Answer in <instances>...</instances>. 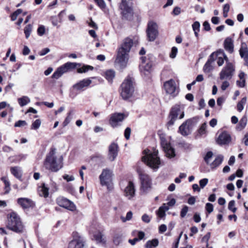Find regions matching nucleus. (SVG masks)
<instances>
[{
	"mask_svg": "<svg viewBox=\"0 0 248 248\" xmlns=\"http://www.w3.org/2000/svg\"><path fill=\"white\" fill-rule=\"evenodd\" d=\"M126 117V116L124 113H114L111 115L109 123L113 128L116 127L121 125V123Z\"/></svg>",
	"mask_w": 248,
	"mask_h": 248,
	"instance_id": "obj_12",
	"label": "nucleus"
},
{
	"mask_svg": "<svg viewBox=\"0 0 248 248\" xmlns=\"http://www.w3.org/2000/svg\"><path fill=\"white\" fill-rule=\"evenodd\" d=\"M0 180L4 183L5 187V193H8L9 192L10 188V184L9 181H8L6 176L1 177Z\"/></svg>",
	"mask_w": 248,
	"mask_h": 248,
	"instance_id": "obj_34",
	"label": "nucleus"
},
{
	"mask_svg": "<svg viewBox=\"0 0 248 248\" xmlns=\"http://www.w3.org/2000/svg\"><path fill=\"white\" fill-rule=\"evenodd\" d=\"M215 53H212L204 64L203 70L205 73H208L212 71L214 69V66L212 65V63L215 61Z\"/></svg>",
	"mask_w": 248,
	"mask_h": 248,
	"instance_id": "obj_22",
	"label": "nucleus"
},
{
	"mask_svg": "<svg viewBox=\"0 0 248 248\" xmlns=\"http://www.w3.org/2000/svg\"><path fill=\"white\" fill-rule=\"evenodd\" d=\"M239 53L241 57L247 61L248 60V49L247 45L245 43L241 44V46L239 50Z\"/></svg>",
	"mask_w": 248,
	"mask_h": 248,
	"instance_id": "obj_25",
	"label": "nucleus"
},
{
	"mask_svg": "<svg viewBox=\"0 0 248 248\" xmlns=\"http://www.w3.org/2000/svg\"><path fill=\"white\" fill-rule=\"evenodd\" d=\"M247 121V117L246 116H243L241 119L239 123V128L240 130L243 129L246 126Z\"/></svg>",
	"mask_w": 248,
	"mask_h": 248,
	"instance_id": "obj_42",
	"label": "nucleus"
},
{
	"mask_svg": "<svg viewBox=\"0 0 248 248\" xmlns=\"http://www.w3.org/2000/svg\"><path fill=\"white\" fill-rule=\"evenodd\" d=\"M112 171L108 169H104L99 176L100 184L102 186H107L111 181Z\"/></svg>",
	"mask_w": 248,
	"mask_h": 248,
	"instance_id": "obj_14",
	"label": "nucleus"
},
{
	"mask_svg": "<svg viewBox=\"0 0 248 248\" xmlns=\"http://www.w3.org/2000/svg\"><path fill=\"white\" fill-rule=\"evenodd\" d=\"M147 36L149 41H154L157 37L158 31V26L154 22L151 21L148 24L146 30Z\"/></svg>",
	"mask_w": 248,
	"mask_h": 248,
	"instance_id": "obj_9",
	"label": "nucleus"
},
{
	"mask_svg": "<svg viewBox=\"0 0 248 248\" xmlns=\"http://www.w3.org/2000/svg\"><path fill=\"white\" fill-rule=\"evenodd\" d=\"M94 1L100 9H104L106 8V4L104 0H94Z\"/></svg>",
	"mask_w": 248,
	"mask_h": 248,
	"instance_id": "obj_47",
	"label": "nucleus"
},
{
	"mask_svg": "<svg viewBox=\"0 0 248 248\" xmlns=\"http://www.w3.org/2000/svg\"><path fill=\"white\" fill-rule=\"evenodd\" d=\"M30 102V99L27 96H23L18 99V102L21 107L27 105Z\"/></svg>",
	"mask_w": 248,
	"mask_h": 248,
	"instance_id": "obj_32",
	"label": "nucleus"
},
{
	"mask_svg": "<svg viewBox=\"0 0 248 248\" xmlns=\"http://www.w3.org/2000/svg\"><path fill=\"white\" fill-rule=\"evenodd\" d=\"M134 92V86L133 78L127 77L121 85V95L122 97L127 100L132 96Z\"/></svg>",
	"mask_w": 248,
	"mask_h": 248,
	"instance_id": "obj_5",
	"label": "nucleus"
},
{
	"mask_svg": "<svg viewBox=\"0 0 248 248\" xmlns=\"http://www.w3.org/2000/svg\"><path fill=\"white\" fill-rule=\"evenodd\" d=\"M188 207L186 205H185L181 211L180 216L181 217H184L186 216L188 212Z\"/></svg>",
	"mask_w": 248,
	"mask_h": 248,
	"instance_id": "obj_52",
	"label": "nucleus"
},
{
	"mask_svg": "<svg viewBox=\"0 0 248 248\" xmlns=\"http://www.w3.org/2000/svg\"><path fill=\"white\" fill-rule=\"evenodd\" d=\"M84 239L79 235L74 236V238L69 244L68 248H84Z\"/></svg>",
	"mask_w": 248,
	"mask_h": 248,
	"instance_id": "obj_18",
	"label": "nucleus"
},
{
	"mask_svg": "<svg viewBox=\"0 0 248 248\" xmlns=\"http://www.w3.org/2000/svg\"><path fill=\"white\" fill-rule=\"evenodd\" d=\"M214 53H215V60H217V64L218 66H222L224 63V61H226V63H227V62H229L227 55L223 50L219 49Z\"/></svg>",
	"mask_w": 248,
	"mask_h": 248,
	"instance_id": "obj_17",
	"label": "nucleus"
},
{
	"mask_svg": "<svg viewBox=\"0 0 248 248\" xmlns=\"http://www.w3.org/2000/svg\"><path fill=\"white\" fill-rule=\"evenodd\" d=\"M192 120L188 119L180 126L179 131L182 135L186 136L191 133L192 128Z\"/></svg>",
	"mask_w": 248,
	"mask_h": 248,
	"instance_id": "obj_15",
	"label": "nucleus"
},
{
	"mask_svg": "<svg viewBox=\"0 0 248 248\" xmlns=\"http://www.w3.org/2000/svg\"><path fill=\"white\" fill-rule=\"evenodd\" d=\"M141 60L142 63L140 66V72L143 76L148 77L151 71L152 62L144 57L141 58Z\"/></svg>",
	"mask_w": 248,
	"mask_h": 248,
	"instance_id": "obj_10",
	"label": "nucleus"
},
{
	"mask_svg": "<svg viewBox=\"0 0 248 248\" xmlns=\"http://www.w3.org/2000/svg\"><path fill=\"white\" fill-rule=\"evenodd\" d=\"M177 50H178L177 47L175 46L172 47V48H171V52L170 54V57L172 59L175 58L177 53Z\"/></svg>",
	"mask_w": 248,
	"mask_h": 248,
	"instance_id": "obj_55",
	"label": "nucleus"
},
{
	"mask_svg": "<svg viewBox=\"0 0 248 248\" xmlns=\"http://www.w3.org/2000/svg\"><path fill=\"white\" fill-rule=\"evenodd\" d=\"M123 235L121 233H116L113 237V242L118 245L122 240Z\"/></svg>",
	"mask_w": 248,
	"mask_h": 248,
	"instance_id": "obj_41",
	"label": "nucleus"
},
{
	"mask_svg": "<svg viewBox=\"0 0 248 248\" xmlns=\"http://www.w3.org/2000/svg\"><path fill=\"white\" fill-rule=\"evenodd\" d=\"M59 70L60 71V72L62 73V74L63 75L64 73L67 72L68 71L67 70V68H66V66H65V64L62 65L61 67L58 68Z\"/></svg>",
	"mask_w": 248,
	"mask_h": 248,
	"instance_id": "obj_64",
	"label": "nucleus"
},
{
	"mask_svg": "<svg viewBox=\"0 0 248 248\" xmlns=\"http://www.w3.org/2000/svg\"><path fill=\"white\" fill-rule=\"evenodd\" d=\"M49 188L45 185V184H43L41 186H40L38 188V192L40 196L47 198L49 195Z\"/></svg>",
	"mask_w": 248,
	"mask_h": 248,
	"instance_id": "obj_26",
	"label": "nucleus"
},
{
	"mask_svg": "<svg viewBox=\"0 0 248 248\" xmlns=\"http://www.w3.org/2000/svg\"><path fill=\"white\" fill-rule=\"evenodd\" d=\"M161 145L164 149H166V148H168L170 147V142H168L167 140L164 137H161Z\"/></svg>",
	"mask_w": 248,
	"mask_h": 248,
	"instance_id": "obj_44",
	"label": "nucleus"
},
{
	"mask_svg": "<svg viewBox=\"0 0 248 248\" xmlns=\"http://www.w3.org/2000/svg\"><path fill=\"white\" fill-rule=\"evenodd\" d=\"M229 86V82L227 80H226L222 82V85L221 86V89H222V90L225 91Z\"/></svg>",
	"mask_w": 248,
	"mask_h": 248,
	"instance_id": "obj_60",
	"label": "nucleus"
},
{
	"mask_svg": "<svg viewBox=\"0 0 248 248\" xmlns=\"http://www.w3.org/2000/svg\"><path fill=\"white\" fill-rule=\"evenodd\" d=\"M141 184V188L144 192H147L151 187V180L150 177L141 170L138 171Z\"/></svg>",
	"mask_w": 248,
	"mask_h": 248,
	"instance_id": "obj_11",
	"label": "nucleus"
},
{
	"mask_svg": "<svg viewBox=\"0 0 248 248\" xmlns=\"http://www.w3.org/2000/svg\"><path fill=\"white\" fill-rule=\"evenodd\" d=\"M225 49L229 53H232L233 51V44L232 40L230 38H227L224 42Z\"/></svg>",
	"mask_w": 248,
	"mask_h": 248,
	"instance_id": "obj_24",
	"label": "nucleus"
},
{
	"mask_svg": "<svg viewBox=\"0 0 248 248\" xmlns=\"http://www.w3.org/2000/svg\"><path fill=\"white\" fill-rule=\"evenodd\" d=\"M231 141V135L226 131L221 133L218 136L217 142L218 144L225 145Z\"/></svg>",
	"mask_w": 248,
	"mask_h": 248,
	"instance_id": "obj_20",
	"label": "nucleus"
},
{
	"mask_svg": "<svg viewBox=\"0 0 248 248\" xmlns=\"http://www.w3.org/2000/svg\"><path fill=\"white\" fill-rule=\"evenodd\" d=\"M135 187L134 183L131 182H128L127 185L124 190V195L128 200H131L135 196Z\"/></svg>",
	"mask_w": 248,
	"mask_h": 248,
	"instance_id": "obj_19",
	"label": "nucleus"
},
{
	"mask_svg": "<svg viewBox=\"0 0 248 248\" xmlns=\"http://www.w3.org/2000/svg\"><path fill=\"white\" fill-rule=\"evenodd\" d=\"M247 97H243L237 105V110L239 112H241L244 109V105L246 103Z\"/></svg>",
	"mask_w": 248,
	"mask_h": 248,
	"instance_id": "obj_36",
	"label": "nucleus"
},
{
	"mask_svg": "<svg viewBox=\"0 0 248 248\" xmlns=\"http://www.w3.org/2000/svg\"><path fill=\"white\" fill-rule=\"evenodd\" d=\"M57 203L61 207H63L70 211L76 210V206L74 203L62 197H60L56 199Z\"/></svg>",
	"mask_w": 248,
	"mask_h": 248,
	"instance_id": "obj_13",
	"label": "nucleus"
},
{
	"mask_svg": "<svg viewBox=\"0 0 248 248\" xmlns=\"http://www.w3.org/2000/svg\"><path fill=\"white\" fill-rule=\"evenodd\" d=\"M203 26L205 31H209L211 30L210 25L208 21H204L203 23Z\"/></svg>",
	"mask_w": 248,
	"mask_h": 248,
	"instance_id": "obj_63",
	"label": "nucleus"
},
{
	"mask_svg": "<svg viewBox=\"0 0 248 248\" xmlns=\"http://www.w3.org/2000/svg\"><path fill=\"white\" fill-rule=\"evenodd\" d=\"M144 155L142 157V161L148 166L154 169H157L160 165V160L158 156V151L151 152L148 149L143 151Z\"/></svg>",
	"mask_w": 248,
	"mask_h": 248,
	"instance_id": "obj_4",
	"label": "nucleus"
},
{
	"mask_svg": "<svg viewBox=\"0 0 248 248\" xmlns=\"http://www.w3.org/2000/svg\"><path fill=\"white\" fill-rule=\"evenodd\" d=\"M115 76V73L113 70H107L105 73V77L108 82H112Z\"/></svg>",
	"mask_w": 248,
	"mask_h": 248,
	"instance_id": "obj_30",
	"label": "nucleus"
},
{
	"mask_svg": "<svg viewBox=\"0 0 248 248\" xmlns=\"http://www.w3.org/2000/svg\"><path fill=\"white\" fill-rule=\"evenodd\" d=\"M205 209L208 213H211L213 211V205L210 203H207L205 205Z\"/></svg>",
	"mask_w": 248,
	"mask_h": 248,
	"instance_id": "obj_58",
	"label": "nucleus"
},
{
	"mask_svg": "<svg viewBox=\"0 0 248 248\" xmlns=\"http://www.w3.org/2000/svg\"><path fill=\"white\" fill-rule=\"evenodd\" d=\"M133 45V40L130 38H125L119 48L115 63L123 68L126 66L128 60V53Z\"/></svg>",
	"mask_w": 248,
	"mask_h": 248,
	"instance_id": "obj_1",
	"label": "nucleus"
},
{
	"mask_svg": "<svg viewBox=\"0 0 248 248\" xmlns=\"http://www.w3.org/2000/svg\"><path fill=\"white\" fill-rule=\"evenodd\" d=\"M164 150L165 152L167 157L171 158L175 156V154L174 149L171 145H170V147H168V148H166V149H164Z\"/></svg>",
	"mask_w": 248,
	"mask_h": 248,
	"instance_id": "obj_33",
	"label": "nucleus"
},
{
	"mask_svg": "<svg viewBox=\"0 0 248 248\" xmlns=\"http://www.w3.org/2000/svg\"><path fill=\"white\" fill-rule=\"evenodd\" d=\"M32 26L31 24L27 25L24 28V31L26 38L28 39L32 31Z\"/></svg>",
	"mask_w": 248,
	"mask_h": 248,
	"instance_id": "obj_39",
	"label": "nucleus"
},
{
	"mask_svg": "<svg viewBox=\"0 0 248 248\" xmlns=\"http://www.w3.org/2000/svg\"><path fill=\"white\" fill-rule=\"evenodd\" d=\"M27 125V123L25 121L19 120L15 124V127H21Z\"/></svg>",
	"mask_w": 248,
	"mask_h": 248,
	"instance_id": "obj_56",
	"label": "nucleus"
},
{
	"mask_svg": "<svg viewBox=\"0 0 248 248\" xmlns=\"http://www.w3.org/2000/svg\"><path fill=\"white\" fill-rule=\"evenodd\" d=\"M11 173L16 178L20 179L22 177V170L19 167H12L10 168Z\"/></svg>",
	"mask_w": 248,
	"mask_h": 248,
	"instance_id": "obj_29",
	"label": "nucleus"
},
{
	"mask_svg": "<svg viewBox=\"0 0 248 248\" xmlns=\"http://www.w3.org/2000/svg\"><path fill=\"white\" fill-rule=\"evenodd\" d=\"M141 219L143 222H144L146 223H149L151 221L150 217L148 215H147L146 214H144L142 216Z\"/></svg>",
	"mask_w": 248,
	"mask_h": 248,
	"instance_id": "obj_59",
	"label": "nucleus"
},
{
	"mask_svg": "<svg viewBox=\"0 0 248 248\" xmlns=\"http://www.w3.org/2000/svg\"><path fill=\"white\" fill-rule=\"evenodd\" d=\"M208 182V179L207 178H204L201 180L199 182L201 187L203 188L207 184Z\"/></svg>",
	"mask_w": 248,
	"mask_h": 248,
	"instance_id": "obj_57",
	"label": "nucleus"
},
{
	"mask_svg": "<svg viewBox=\"0 0 248 248\" xmlns=\"http://www.w3.org/2000/svg\"><path fill=\"white\" fill-rule=\"evenodd\" d=\"M72 112H69L67 116L65 118V120L64 121L63 123V126H66L72 120V117L71 116Z\"/></svg>",
	"mask_w": 248,
	"mask_h": 248,
	"instance_id": "obj_53",
	"label": "nucleus"
},
{
	"mask_svg": "<svg viewBox=\"0 0 248 248\" xmlns=\"http://www.w3.org/2000/svg\"><path fill=\"white\" fill-rule=\"evenodd\" d=\"M22 11L20 9H17L11 15V18L12 21L16 19L17 16L22 13Z\"/></svg>",
	"mask_w": 248,
	"mask_h": 248,
	"instance_id": "obj_45",
	"label": "nucleus"
},
{
	"mask_svg": "<svg viewBox=\"0 0 248 248\" xmlns=\"http://www.w3.org/2000/svg\"><path fill=\"white\" fill-rule=\"evenodd\" d=\"M223 160V156L222 155H218L216 156L213 161H212L210 166L211 168L214 169L219 166L222 162Z\"/></svg>",
	"mask_w": 248,
	"mask_h": 248,
	"instance_id": "obj_28",
	"label": "nucleus"
},
{
	"mask_svg": "<svg viewBox=\"0 0 248 248\" xmlns=\"http://www.w3.org/2000/svg\"><path fill=\"white\" fill-rule=\"evenodd\" d=\"M133 214L131 211H129L127 213L125 217H121L123 222H125L127 220H130L132 217Z\"/></svg>",
	"mask_w": 248,
	"mask_h": 248,
	"instance_id": "obj_50",
	"label": "nucleus"
},
{
	"mask_svg": "<svg viewBox=\"0 0 248 248\" xmlns=\"http://www.w3.org/2000/svg\"><path fill=\"white\" fill-rule=\"evenodd\" d=\"M180 114L179 118L181 119L184 117V111L181 109V107L180 105H176L173 106L170 111L169 115L170 120L168 122V125L169 126L172 125L178 116Z\"/></svg>",
	"mask_w": 248,
	"mask_h": 248,
	"instance_id": "obj_8",
	"label": "nucleus"
},
{
	"mask_svg": "<svg viewBox=\"0 0 248 248\" xmlns=\"http://www.w3.org/2000/svg\"><path fill=\"white\" fill-rule=\"evenodd\" d=\"M164 87L167 93L171 94L173 96L177 94L176 85L175 81L172 79L166 81L164 83Z\"/></svg>",
	"mask_w": 248,
	"mask_h": 248,
	"instance_id": "obj_16",
	"label": "nucleus"
},
{
	"mask_svg": "<svg viewBox=\"0 0 248 248\" xmlns=\"http://www.w3.org/2000/svg\"><path fill=\"white\" fill-rule=\"evenodd\" d=\"M7 227L17 233H22L24 230V227L19 217L15 212H11L7 216Z\"/></svg>",
	"mask_w": 248,
	"mask_h": 248,
	"instance_id": "obj_3",
	"label": "nucleus"
},
{
	"mask_svg": "<svg viewBox=\"0 0 248 248\" xmlns=\"http://www.w3.org/2000/svg\"><path fill=\"white\" fill-rule=\"evenodd\" d=\"M192 29L194 31V34L196 37H198L199 36L198 32L200 31V23L198 21H195L192 24Z\"/></svg>",
	"mask_w": 248,
	"mask_h": 248,
	"instance_id": "obj_37",
	"label": "nucleus"
},
{
	"mask_svg": "<svg viewBox=\"0 0 248 248\" xmlns=\"http://www.w3.org/2000/svg\"><path fill=\"white\" fill-rule=\"evenodd\" d=\"M45 31L46 28L45 26L42 25H39L37 30L38 35L40 36H42L45 34Z\"/></svg>",
	"mask_w": 248,
	"mask_h": 248,
	"instance_id": "obj_43",
	"label": "nucleus"
},
{
	"mask_svg": "<svg viewBox=\"0 0 248 248\" xmlns=\"http://www.w3.org/2000/svg\"><path fill=\"white\" fill-rule=\"evenodd\" d=\"M56 149L51 148L46 155L44 165L45 168L52 172H57L63 166L62 157H57L56 155Z\"/></svg>",
	"mask_w": 248,
	"mask_h": 248,
	"instance_id": "obj_2",
	"label": "nucleus"
},
{
	"mask_svg": "<svg viewBox=\"0 0 248 248\" xmlns=\"http://www.w3.org/2000/svg\"><path fill=\"white\" fill-rule=\"evenodd\" d=\"M235 201L234 200L231 201L228 204L229 210L232 211L233 213H235L236 211V208L234 207Z\"/></svg>",
	"mask_w": 248,
	"mask_h": 248,
	"instance_id": "obj_46",
	"label": "nucleus"
},
{
	"mask_svg": "<svg viewBox=\"0 0 248 248\" xmlns=\"http://www.w3.org/2000/svg\"><path fill=\"white\" fill-rule=\"evenodd\" d=\"M63 178L66 180L67 182L72 181L75 180V178L73 176H70L67 174H65L63 176Z\"/></svg>",
	"mask_w": 248,
	"mask_h": 248,
	"instance_id": "obj_62",
	"label": "nucleus"
},
{
	"mask_svg": "<svg viewBox=\"0 0 248 248\" xmlns=\"http://www.w3.org/2000/svg\"><path fill=\"white\" fill-rule=\"evenodd\" d=\"M65 66H66V68H67V70L69 71L71 69H75L77 65V63L75 62H68L65 63Z\"/></svg>",
	"mask_w": 248,
	"mask_h": 248,
	"instance_id": "obj_49",
	"label": "nucleus"
},
{
	"mask_svg": "<svg viewBox=\"0 0 248 248\" xmlns=\"http://www.w3.org/2000/svg\"><path fill=\"white\" fill-rule=\"evenodd\" d=\"M235 71L233 64L230 62H227L225 66L220 72L219 76L221 80H230L233 77Z\"/></svg>",
	"mask_w": 248,
	"mask_h": 248,
	"instance_id": "obj_7",
	"label": "nucleus"
},
{
	"mask_svg": "<svg viewBox=\"0 0 248 248\" xmlns=\"http://www.w3.org/2000/svg\"><path fill=\"white\" fill-rule=\"evenodd\" d=\"M206 127H207V124L206 123H204L203 124H202V125H201V126L200 127V128L199 130V133H200V135H202L206 134Z\"/></svg>",
	"mask_w": 248,
	"mask_h": 248,
	"instance_id": "obj_51",
	"label": "nucleus"
},
{
	"mask_svg": "<svg viewBox=\"0 0 248 248\" xmlns=\"http://www.w3.org/2000/svg\"><path fill=\"white\" fill-rule=\"evenodd\" d=\"M93 67L90 65H84L82 67L78 69V72L79 73H86L89 70H92Z\"/></svg>",
	"mask_w": 248,
	"mask_h": 248,
	"instance_id": "obj_40",
	"label": "nucleus"
},
{
	"mask_svg": "<svg viewBox=\"0 0 248 248\" xmlns=\"http://www.w3.org/2000/svg\"><path fill=\"white\" fill-rule=\"evenodd\" d=\"M62 75V73L60 72V70H59L58 68H57V69L53 74L52 78H53L58 79Z\"/></svg>",
	"mask_w": 248,
	"mask_h": 248,
	"instance_id": "obj_54",
	"label": "nucleus"
},
{
	"mask_svg": "<svg viewBox=\"0 0 248 248\" xmlns=\"http://www.w3.org/2000/svg\"><path fill=\"white\" fill-rule=\"evenodd\" d=\"M131 134V129L129 127H127L124 131V137L126 140H128L130 138Z\"/></svg>",
	"mask_w": 248,
	"mask_h": 248,
	"instance_id": "obj_61",
	"label": "nucleus"
},
{
	"mask_svg": "<svg viewBox=\"0 0 248 248\" xmlns=\"http://www.w3.org/2000/svg\"><path fill=\"white\" fill-rule=\"evenodd\" d=\"M17 202L24 209L32 207L34 206L33 202L31 199L26 198L18 199Z\"/></svg>",
	"mask_w": 248,
	"mask_h": 248,
	"instance_id": "obj_23",
	"label": "nucleus"
},
{
	"mask_svg": "<svg viewBox=\"0 0 248 248\" xmlns=\"http://www.w3.org/2000/svg\"><path fill=\"white\" fill-rule=\"evenodd\" d=\"M118 155V145L113 143H111L108 148V158L109 160L112 161L115 160Z\"/></svg>",
	"mask_w": 248,
	"mask_h": 248,
	"instance_id": "obj_21",
	"label": "nucleus"
},
{
	"mask_svg": "<svg viewBox=\"0 0 248 248\" xmlns=\"http://www.w3.org/2000/svg\"><path fill=\"white\" fill-rule=\"evenodd\" d=\"M41 122L40 119L36 120L31 124V129H37L41 125Z\"/></svg>",
	"mask_w": 248,
	"mask_h": 248,
	"instance_id": "obj_48",
	"label": "nucleus"
},
{
	"mask_svg": "<svg viewBox=\"0 0 248 248\" xmlns=\"http://www.w3.org/2000/svg\"><path fill=\"white\" fill-rule=\"evenodd\" d=\"M94 238L97 243H105V240L103 235L100 232H98L94 234Z\"/></svg>",
	"mask_w": 248,
	"mask_h": 248,
	"instance_id": "obj_35",
	"label": "nucleus"
},
{
	"mask_svg": "<svg viewBox=\"0 0 248 248\" xmlns=\"http://www.w3.org/2000/svg\"><path fill=\"white\" fill-rule=\"evenodd\" d=\"M169 210V207L166 205V203H163L160 206L156 213L157 216L160 218H163L166 216V212Z\"/></svg>",
	"mask_w": 248,
	"mask_h": 248,
	"instance_id": "obj_27",
	"label": "nucleus"
},
{
	"mask_svg": "<svg viewBox=\"0 0 248 248\" xmlns=\"http://www.w3.org/2000/svg\"><path fill=\"white\" fill-rule=\"evenodd\" d=\"M92 83L90 78H84L74 84L70 89V96L74 97L80 92L83 91Z\"/></svg>",
	"mask_w": 248,
	"mask_h": 248,
	"instance_id": "obj_6",
	"label": "nucleus"
},
{
	"mask_svg": "<svg viewBox=\"0 0 248 248\" xmlns=\"http://www.w3.org/2000/svg\"><path fill=\"white\" fill-rule=\"evenodd\" d=\"M158 240L157 239H154L152 240L148 241L145 245L146 248H153L158 245Z\"/></svg>",
	"mask_w": 248,
	"mask_h": 248,
	"instance_id": "obj_31",
	"label": "nucleus"
},
{
	"mask_svg": "<svg viewBox=\"0 0 248 248\" xmlns=\"http://www.w3.org/2000/svg\"><path fill=\"white\" fill-rule=\"evenodd\" d=\"M213 155V153L211 151L208 152L204 157L205 162L210 166V163L212 162V159Z\"/></svg>",
	"mask_w": 248,
	"mask_h": 248,
	"instance_id": "obj_38",
	"label": "nucleus"
}]
</instances>
